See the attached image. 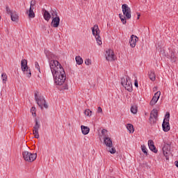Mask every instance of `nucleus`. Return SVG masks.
<instances>
[{"label": "nucleus", "instance_id": "1", "mask_svg": "<svg viewBox=\"0 0 178 178\" xmlns=\"http://www.w3.org/2000/svg\"><path fill=\"white\" fill-rule=\"evenodd\" d=\"M49 66L56 86H63L66 81V72L58 60H51Z\"/></svg>", "mask_w": 178, "mask_h": 178}, {"label": "nucleus", "instance_id": "2", "mask_svg": "<svg viewBox=\"0 0 178 178\" xmlns=\"http://www.w3.org/2000/svg\"><path fill=\"white\" fill-rule=\"evenodd\" d=\"M35 99L37 104L41 109H43V106L45 109H48V104H47V102L45 101L44 96H38L37 93H35Z\"/></svg>", "mask_w": 178, "mask_h": 178}, {"label": "nucleus", "instance_id": "3", "mask_svg": "<svg viewBox=\"0 0 178 178\" xmlns=\"http://www.w3.org/2000/svg\"><path fill=\"white\" fill-rule=\"evenodd\" d=\"M92 33L93 35L95 36L98 45H102V40H101V36L99 35L101 31H99V28L97 24L93 26L92 28Z\"/></svg>", "mask_w": 178, "mask_h": 178}, {"label": "nucleus", "instance_id": "4", "mask_svg": "<svg viewBox=\"0 0 178 178\" xmlns=\"http://www.w3.org/2000/svg\"><path fill=\"white\" fill-rule=\"evenodd\" d=\"M121 84L124 87L125 90L129 91V92H131L133 91V85L131 84V82L130 81V77L127 76L126 79L122 78L121 79Z\"/></svg>", "mask_w": 178, "mask_h": 178}, {"label": "nucleus", "instance_id": "5", "mask_svg": "<svg viewBox=\"0 0 178 178\" xmlns=\"http://www.w3.org/2000/svg\"><path fill=\"white\" fill-rule=\"evenodd\" d=\"M23 158L26 162H34L37 159V154H33L25 151L22 152Z\"/></svg>", "mask_w": 178, "mask_h": 178}, {"label": "nucleus", "instance_id": "6", "mask_svg": "<svg viewBox=\"0 0 178 178\" xmlns=\"http://www.w3.org/2000/svg\"><path fill=\"white\" fill-rule=\"evenodd\" d=\"M169 119H170V113L169 112H167L162 124L163 130L165 133L169 131V130H170V124H169Z\"/></svg>", "mask_w": 178, "mask_h": 178}, {"label": "nucleus", "instance_id": "7", "mask_svg": "<svg viewBox=\"0 0 178 178\" xmlns=\"http://www.w3.org/2000/svg\"><path fill=\"white\" fill-rule=\"evenodd\" d=\"M21 69L24 74L26 75V77H30L31 76V71L29 69V66H27V60H22Z\"/></svg>", "mask_w": 178, "mask_h": 178}, {"label": "nucleus", "instance_id": "8", "mask_svg": "<svg viewBox=\"0 0 178 178\" xmlns=\"http://www.w3.org/2000/svg\"><path fill=\"white\" fill-rule=\"evenodd\" d=\"M122 13L126 19H131V9L127 4H122Z\"/></svg>", "mask_w": 178, "mask_h": 178}, {"label": "nucleus", "instance_id": "9", "mask_svg": "<svg viewBox=\"0 0 178 178\" xmlns=\"http://www.w3.org/2000/svg\"><path fill=\"white\" fill-rule=\"evenodd\" d=\"M106 60L112 62V60H115L116 57L115 56V53L112 49H108L106 51Z\"/></svg>", "mask_w": 178, "mask_h": 178}, {"label": "nucleus", "instance_id": "10", "mask_svg": "<svg viewBox=\"0 0 178 178\" xmlns=\"http://www.w3.org/2000/svg\"><path fill=\"white\" fill-rule=\"evenodd\" d=\"M158 119V110L153 109L150 113L149 122L151 123H155Z\"/></svg>", "mask_w": 178, "mask_h": 178}, {"label": "nucleus", "instance_id": "11", "mask_svg": "<svg viewBox=\"0 0 178 178\" xmlns=\"http://www.w3.org/2000/svg\"><path fill=\"white\" fill-rule=\"evenodd\" d=\"M40 124L38 123V120H35V124L33 127V134L35 136V138H40V134H38V130L40 129Z\"/></svg>", "mask_w": 178, "mask_h": 178}, {"label": "nucleus", "instance_id": "12", "mask_svg": "<svg viewBox=\"0 0 178 178\" xmlns=\"http://www.w3.org/2000/svg\"><path fill=\"white\" fill-rule=\"evenodd\" d=\"M159 97H161V91H158L154 94V97H152L150 101V105L152 106L158 102V99H159Z\"/></svg>", "mask_w": 178, "mask_h": 178}, {"label": "nucleus", "instance_id": "13", "mask_svg": "<svg viewBox=\"0 0 178 178\" xmlns=\"http://www.w3.org/2000/svg\"><path fill=\"white\" fill-rule=\"evenodd\" d=\"M59 23H60V18L59 17H55L51 21V26L56 29V27H59Z\"/></svg>", "mask_w": 178, "mask_h": 178}, {"label": "nucleus", "instance_id": "14", "mask_svg": "<svg viewBox=\"0 0 178 178\" xmlns=\"http://www.w3.org/2000/svg\"><path fill=\"white\" fill-rule=\"evenodd\" d=\"M148 147L150 151H152V152H154V154H156V152H158V149H156V147H155V145H154V140H148Z\"/></svg>", "mask_w": 178, "mask_h": 178}, {"label": "nucleus", "instance_id": "15", "mask_svg": "<svg viewBox=\"0 0 178 178\" xmlns=\"http://www.w3.org/2000/svg\"><path fill=\"white\" fill-rule=\"evenodd\" d=\"M163 154L164 156H168L170 154V145H165L163 147Z\"/></svg>", "mask_w": 178, "mask_h": 178}, {"label": "nucleus", "instance_id": "16", "mask_svg": "<svg viewBox=\"0 0 178 178\" xmlns=\"http://www.w3.org/2000/svg\"><path fill=\"white\" fill-rule=\"evenodd\" d=\"M137 36L132 35H131V40L129 41L130 47L131 48H134L136 47V44H137Z\"/></svg>", "mask_w": 178, "mask_h": 178}, {"label": "nucleus", "instance_id": "17", "mask_svg": "<svg viewBox=\"0 0 178 178\" xmlns=\"http://www.w3.org/2000/svg\"><path fill=\"white\" fill-rule=\"evenodd\" d=\"M104 143L106 147H111L113 145L112 139L108 136L104 138Z\"/></svg>", "mask_w": 178, "mask_h": 178}, {"label": "nucleus", "instance_id": "18", "mask_svg": "<svg viewBox=\"0 0 178 178\" xmlns=\"http://www.w3.org/2000/svg\"><path fill=\"white\" fill-rule=\"evenodd\" d=\"M43 17L47 22H49L51 19V14L47 10H43Z\"/></svg>", "mask_w": 178, "mask_h": 178}, {"label": "nucleus", "instance_id": "19", "mask_svg": "<svg viewBox=\"0 0 178 178\" xmlns=\"http://www.w3.org/2000/svg\"><path fill=\"white\" fill-rule=\"evenodd\" d=\"M81 129L82 134L84 136H87V134H88V133H90V128L88 127L81 125Z\"/></svg>", "mask_w": 178, "mask_h": 178}, {"label": "nucleus", "instance_id": "20", "mask_svg": "<svg viewBox=\"0 0 178 178\" xmlns=\"http://www.w3.org/2000/svg\"><path fill=\"white\" fill-rule=\"evenodd\" d=\"M27 13L29 15V17L34 18L35 17V14L34 13V9L33 8H29V10L27 11Z\"/></svg>", "mask_w": 178, "mask_h": 178}, {"label": "nucleus", "instance_id": "21", "mask_svg": "<svg viewBox=\"0 0 178 178\" xmlns=\"http://www.w3.org/2000/svg\"><path fill=\"white\" fill-rule=\"evenodd\" d=\"M12 22H19V15L16 13H13L10 15Z\"/></svg>", "mask_w": 178, "mask_h": 178}, {"label": "nucleus", "instance_id": "22", "mask_svg": "<svg viewBox=\"0 0 178 178\" xmlns=\"http://www.w3.org/2000/svg\"><path fill=\"white\" fill-rule=\"evenodd\" d=\"M149 77L152 81H155L156 79V76L155 75V72L154 71H150L149 74Z\"/></svg>", "mask_w": 178, "mask_h": 178}, {"label": "nucleus", "instance_id": "23", "mask_svg": "<svg viewBox=\"0 0 178 178\" xmlns=\"http://www.w3.org/2000/svg\"><path fill=\"white\" fill-rule=\"evenodd\" d=\"M119 17H120L122 24H126L127 23V20H126V16H124L122 14H120Z\"/></svg>", "mask_w": 178, "mask_h": 178}, {"label": "nucleus", "instance_id": "24", "mask_svg": "<svg viewBox=\"0 0 178 178\" xmlns=\"http://www.w3.org/2000/svg\"><path fill=\"white\" fill-rule=\"evenodd\" d=\"M75 60L78 65H83V58L80 56H76Z\"/></svg>", "mask_w": 178, "mask_h": 178}, {"label": "nucleus", "instance_id": "25", "mask_svg": "<svg viewBox=\"0 0 178 178\" xmlns=\"http://www.w3.org/2000/svg\"><path fill=\"white\" fill-rule=\"evenodd\" d=\"M127 129L129 130V133H134V127L133 124H127Z\"/></svg>", "mask_w": 178, "mask_h": 178}, {"label": "nucleus", "instance_id": "26", "mask_svg": "<svg viewBox=\"0 0 178 178\" xmlns=\"http://www.w3.org/2000/svg\"><path fill=\"white\" fill-rule=\"evenodd\" d=\"M1 79H2V80H3V83L4 84H6V81H8V75H6V74H5V73H3V74H1Z\"/></svg>", "mask_w": 178, "mask_h": 178}, {"label": "nucleus", "instance_id": "27", "mask_svg": "<svg viewBox=\"0 0 178 178\" xmlns=\"http://www.w3.org/2000/svg\"><path fill=\"white\" fill-rule=\"evenodd\" d=\"M44 54H45L47 58H48L49 59V58H52L53 54L49 50L44 49Z\"/></svg>", "mask_w": 178, "mask_h": 178}, {"label": "nucleus", "instance_id": "28", "mask_svg": "<svg viewBox=\"0 0 178 178\" xmlns=\"http://www.w3.org/2000/svg\"><path fill=\"white\" fill-rule=\"evenodd\" d=\"M140 148H141L143 154H145V155H146V156L148 155V152H147V147H145V145H141Z\"/></svg>", "mask_w": 178, "mask_h": 178}, {"label": "nucleus", "instance_id": "29", "mask_svg": "<svg viewBox=\"0 0 178 178\" xmlns=\"http://www.w3.org/2000/svg\"><path fill=\"white\" fill-rule=\"evenodd\" d=\"M107 151H108L110 154H116V149H115V147H113V146L111 147H108L107 149Z\"/></svg>", "mask_w": 178, "mask_h": 178}, {"label": "nucleus", "instance_id": "30", "mask_svg": "<svg viewBox=\"0 0 178 178\" xmlns=\"http://www.w3.org/2000/svg\"><path fill=\"white\" fill-rule=\"evenodd\" d=\"M131 112L136 115V113H137V106H132L131 107Z\"/></svg>", "mask_w": 178, "mask_h": 178}, {"label": "nucleus", "instance_id": "31", "mask_svg": "<svg viewBox=\"0 0 178 178\" xmlns=\"http://www.w3.org/2000/svg\"><path fill=\"white\" fill-rule=\"evenodd\" d=\"M30 9H35V1L32 0L30 3Z\"/></svg>", "mask_w": 178, "mask_h": 178}, {"label": "nucleus", "instance_id": "32", "mask_svg": "<svg viewBox=\"0 0 178 178\" xmlns=\"http://www.w3.org/2000/svg\"><path fill=\"white\" fill-rule=\"evenodd\" d=\"M51 16H52V18L54 19V17H58V13L56 12V10H52L51 12H50Z\"/></svg>", "mask_w": 178, "mask_h": 178}, {"label": "nucleus", "instance_id": "33", "mask_svg": "<svg viewBox=\"0 0 178 178\" xmlns=\"http://www.w3.org/2000/svg\"><path fill=\"white\" fill-rule=\"evenodd\" d=\"M91 113H92V111H91L90 109H86L84 111V115H86V116H91Z\"/></svg>", "mask_w": 178, "mask_h": 178}, {"label": "nucleus", "instance_id": "34", "mask_svg": "<svg viewBox=\"0 0 178 178\" xmlns=\"http://www.w3.org/2000/svg\"><path fill=\"white\" fill-rule=\"evenodd\" d=\"M6 12L8 15H12L13 13H12V10H10V8H9V6H6Z\"/></svg>", "mask_w": 178, "mask_h": 178}, {"label": "nucleus", "instance_id": "35", "mask_svg": "<svg viewBox=\"0 0 178 178\" xmlns=\"http://www.w3.org/2000/svg\"><path fill=\"white\" fill-rule=\"evenodd\" d=\"M85 64L87 66H90V65H91V60L90 58L86 59L85 60Z\"/></svg>", "mask_w": 178, "mask_h": 178}, {"label": "nucleus", "instance_id": "36", "mask_svg": "<svg viewBox=\"0 0 178 178\" xmlns=\"http://www.w3.org/2000/svg\"><path fill=\"white\" fill-rule=\"evenodd\" d=\"M106 133H108V130H106V129H102V136H104V137H107L106 136Z\"/></svg>", "mask_w": 178, "mask_h": 178}, {"label": "nucleus", "instance_id": "37", "mask_svg": "<svg viewBox=\"0 0 178 178\" xmlns=\"http://www.w3.org/2000/svg\"><path fill=\"white\" fill-rule=\"evenodd\" d=\"M171 59L172 62H176V56H173V54L171 55Z\"/></svg>", "mask_w": 178, "mask_h": 178}, {"label": "nucleus", "instance_id": "38", "mask_svg": "<svg viewBox=\"0 0 178 178\" xmlns=\"http://www.w3.org/2000/svg\"><path fill=\"white\" fill-rule=\"evenodd\" d=\"M97 113H102V108L100 106L97 108Z\"/></svg>", "mask_w": 178, "mask_h": 178}, {"label": "nucleus", "instance_id": "39", "mask_svg": "<svg viewBox=\"0 0 178 178\" xmlns=\"http://www.w3.org/2000/svg\"><path fill=\"white\" fill-rule=\"evenodd\" d=\"M35 66L36 69H38V70H39V72H40V65H38V63L37 62L35 63Z\"/></svg>", "mask_w": 178, "mask_h": 178}, {"label": "nucleus", "instance_id": "40", "mask_svg": "<svg viewBox=\"0 0 178 178\" xmlns=\"http://www.w3.org/2000/svg\"><path fill=\"white\" fill-rule=\"evenodd\" d=\"M67 88H69V87L67 84H64V86L62 88L63 90H67Z\"/></svg>", "mask_w": 178, "mask_h": 178}, {"label": "nucleus", "instance_id": "41", "mask_svg": "<svg viewBox=\"0 0 178 178\" xmlns=\"http://www.w3.org/2000/svg\"><path fill=\"white\" fill-rule=\"evenodd\" d=\"M35 111V107H32L31 108V112H32V115H34V111Z\"/></svg>", "mask_w": 178, "mask_h": 178}, {"label": "nucleus", "instance_id": "42", "mask_svg": "<svg viewBox=\"0 0 178 178\" xmlns=\"http://www.w3.org/2000/svg\"><path fill=\"white\" fill-rule=\"evenodd\" d=\"M134 86H135V87H136V88L138 87V81L137 80H135Z\"/></svg>", "mask_w": 178, "mask_h": 178}, {"label": "nucleus", "instance_id": "43", "mask_svg": "<svg viewBox=\"0 0 178 178\" xmlns=\"http://www.w3.org/2000/svg\"><path fill=\"white\" fill-rule=\"evenodd\" d=\"M175 166H177V168H178V161H176L175 162Z\"/></svg>", "mask_w": 178, "mask_h": 178}, {"label": "nucleus", "instance_id": "44", "mask_svg": "<svg viewBox=\"0 0 178 178\" xmlns=\"http://www.w3.org/2000/svg\"><path fill=\"white\" fill-rule=\"evenodd\" d=\"M138 19H140V14L138 13Z\"/></svg>", "mask_w": 178, "mask_h": 178}, {"label": "nucleus", "instance_id": "45", "mask_svg": "<svg viewBox=\"0 0 178 178\" xmlns=\"http://www.w3.org/2000/svg\"><path fill=\"white\" fill-rule=\"evenodd\" d=\"M34 115H35V113H34Z\"/></svg>", "mask_w": 178, "mask_h": 178}, {"label": "nucleus", "instance_id": "46", "mask_svg": "<svg viewBox=\"0 0 178 178\" xmlns=\"http://www.w3.org/2000/svg\"><path fill=\"white\" fill-rule=\"evenodd\" d=\"M0 20H1V16H0Z\"/></svg>", "mask_w": 178, "mask_h": 178}]
</instances>
